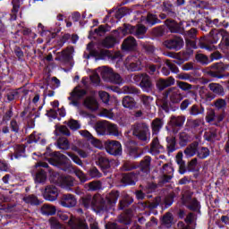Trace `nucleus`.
Returning a JSON list of instances; mask_svg holds the SVG:
<instances>
[{
  "mask_svg": "<svg viewBox=\"0 0 229 229\" xmlns=\"http://www.w3.org/2000/svg\"><path fill=\"white\" fill-rule=\"evenodd\" d=\"M222 38V39H221ZM220 49H228L229 47V34L225 30L213 29L208 37H203L199 40V46L201 49H207L208 51H214L216 46L208 44H217L219 42Z\"/></svg>",
  "mask_w": 229,
  "mask_h": 229,
  "instance_id": "f257e3e1",
  "label": "nucleus"
},
{
  "mask_svg": "<svg viewBox=\"0 0 229 229\" xmlns=\"http://www.w3.org/2000/svg\"><path fill=\"white\" fill-rule=\"evenodd\" d=\"M132 135L136 137L138 140L142 142H148L149 140V124L146 122H138L131 126Z\"/></svg>",
  "mask_w": 229,
  "mask_h": 229,
  "instance_id": "f03ea898",
  "label": "nucleus"
},
{
  "mask_svg": "<svg viewBox=\"0 0 229 229\" xmlns=\"http://www.w3.org/2000/svg\"><path fill=\"white\" fill-rule=\"evenodd\" d=\"M98 72L102 77L104 81H108L109 83H114V85H121L123 83V77L117 72L107 66H102L98 68Z\"/></svg>",
  "mask_w": 229,
  "mask_h": 229,
  "instance_id": "7ed1b4c3",
  "label": "nucleus"
},
{
  "mask_svg": "<svg viewBox=\"0 0 229 229\" xmlns=\"http://www.w3.org/2000/svg\"><path fill=\"white\" fill-rule=\"evenodd\" d=\"M228 67V64H225L223 63H216L206 69V74H208V76L210 78H217L218 80H221V78H225L223 72L227 71Z\"/></svg>",
  "mask_w": 229,
  "mask_h": 229,
  "instance_id": "20e7f679",
  "label": "nucleus"
},
{
  "mask_svg": "<svg viewBox=\"0 0 229 229\" xmlns=\"http://www.w3.org/2000/svg\"><path fill=\"white\" fill-rule=\"evenodd\" d=\"M182 202L189 210H192V212H199V208H201L199 201L196 198L192 199V192L191 191H186L182 194Z\"/></svg>",
  "mask_w": 229,
  "mask_h": 229,
  "instance_id": "39448f33",
  "label": "nucleus"
},
{
  "mask_svg": "<svg viewBox=\"0 0 229 229\" xmlns=\"http://www.w3.org/2000/svg\"><path fill=\"white\" fill-rule=\"evenodd\" d=\"M50 180L53 184L45 189L43 196L47 201H55L58 199V183L56 180L55 182L53 181V175H51Z\"/></svg>",
  "mask_w": 229,
  "mask_h": 229,
  "instance_id": "423d86ee",
  "label": "nucleus"
},
{
  "mask_svg": "<svg viewBox=\"0 0 229 229\" xmlns=\"http://www.w3.org/2000/svg\"><path fill=\"white\" fill-rule=\"evenodd\" d=\"M184 45L185 42L183 41V38L178 36H174L163 42V46L166 47V49H171L173 51H180Z\"/></svg>",
  "mask_w": 229,
  "mask_h": 229,
  "instance_id": "0eeeda50",
  "label": "nucleus"
},
{
  "mask_svg": "<svg viewBox=\"0 0 229 229\" xmlns=\"http://www.w3.org/2000/svg\"><path fill=\"white\" fill-rule=\"evenodd\" d=\"M124 65L128 71L133 72L135 71H140V69H142V61L139 56L131 55L125 59Z\"/></svg>",
  "mask_w": 229,
  "mask_h": 229,
  "instance_id": "6e6552de",
  "label": "nucleus"
},
{
  "mask_svg": "<svg viewBox=\"0 0 229 229\" xmlns=\"http://www.w3.org/2000/svg\"><path fill=\"white\" fill-rule=\"evenodd\" d=\"M87 49H89L90 54L93 55V56H96L98 60H106V58L115 60V58H117V55H114V53L110 52L109 50H90L92 49V43L88 44Z\"/></svg>",
  "mask_w": 229,
  "mask_h": 229,
  "instance_id": "1a4fd4ad",
  "label": "nucleus"
},
{
  "mask_svg": "<svg viewBox=\"0 0 229 229\" xmlns=\"http://www.w3.org/2000/svg\"><path fill=\"white\" fill-rule=\"evenodd\" d=\"M105 148L109 155H113L114 157H119V155H123V146L121 145V142L117 140L106 141Z\"/></svg>",
  "mask_w": 229,
  "mask_h": 229,
  "instance_id": "9d476101",
  "label": "nucleus"
},
{
  "mask_svg": "<svg viewBox=\"0 0 229 229\" xmlns=\"http://www.w3.org/2000/svg\"><path fill=\"white\" fill-rule=\"evenodd\" d=\"M92 207L98 212H104L110 208V205H108L106 199H103L101 196L94 197L92 199Z\"/></svg>",
  "mask_w": 229,
  "mask_h": 229,
  "instance_id": "9b49d317",
  "label": "nucleus"
},
{
  "mask_svg": "<svg viewBox=\"0 0 229 229\" xmlns=\"http://www.w3.org/2000/svg\"><path fill=\"white\" fill-rule=\"evenodd\" d=\"M166 96L169 98L171 103H174V105H177L183 99V95H182V91L176 88L173 87L166 90Z\"/></svg>",
  "mask_w": 229,
  "mask_h": 229,
  "instance_id": "f8f14e48",
  "label": "nucleus"
},
{
  "mask_svg": "<svg viewBox=\"0 0 229 229\" xmlns=\"http://www.w3.org/2000/svg\"><path fill=\"white\" fill-rule=\"evenodd\" d=\"M85 94H87V91H85V89L80 87H75L68 99L72 101V105H74V106H78V100L81 99V98H83Z\"/></svg>",
  "mask_w": 229,
  "mask_h": 229,
  "instance_id": "ddd939ff",
  "label": "nucleus"
},
{
  "mask_svg": "<svg viewBox=\"0 0 229 229\" xmlns=\"http://www.w3.org/2000/svg\"><path fill=\"white\" fill-rule=\"evenodd\" d=\"M64 171L66 173H74V174L79 178V180L82 182L85 183L89 180V177H87V174L83 173L80 168L72 165H68L67 168H64Z\"/></svg>",
  "mask_w": 229,
  "mask_h": 229,
  "instance_id": "4468645a",
  "label": "nucleus"
},
{
  "mask_svg": "<svg viewBox=\"0 0 229 229\" xmlns=\"http://www.w3.org/2000/svg\"><path fill=\"white\" fill-rule=\"evenodd\" d=\"M127 30L131 35H134L138 38H143L146 31H148V29L144 25L129 26Z\"/></svg>",
  "mask_w": 229,
  "mask_h": 229,
  "instance_id": "2eb2a0df",
  "label": "nucleus"
},
{
  "mask_svg": "<svg viewBox=\"0 0 229 229\" xmlns=\"http://www.w3.org/2000/svg\"><path fill=\"white\" fill-rule=\"evenodd\" d=\"M139 178V172H131L127 174H123L122 175L121 182L123 185H135V182H137Z\"/></svg>",
  "mask_w": 229,
  "mask_h": 229,
  "instance_id": "dca6fc26",
  "label": "nucleus"
},
{
  "mask_svg": "<svg viewBox=\"0 0 229 229\" xmlns=\"http://www.w3.org/2000/svg\"><path fill=\"white\" fill-rule=\"evenodd\" d=\"M142 79L140 82V87L144 92H151L153 90V82L151 77L148 73H143Z\"/></svg>",
  "mask_w": 229,
  "mask_h": 229,
  "instance_id": "f3484780",
  "label": "nucleus"
},
{
  "mask_svg": "<svg viewBox=\"0 0 229 229\" xmlns=\"http://www.w3.org/2000/svg\"><path fill=\"white\" fill-rule=\"evenodd\" d=\"M76 198L72 194H64L61 197L60 204L62 207L71 208L76 207Z\"/></svg>",
  "mask_w": 229,
  "mask_h": 229,
  "instance_id": "a211bd4d",
  "label": "nucleus"
},
{
  "mask_svg": "<svg viewBox=\"0 0 229 229\" xmlns=\"http://www.w3.org/2000/svg\"><path fill=\"white\" fill-rule=\"evenodd\" d=\"M68 225L71 226L72 229H89V225H87L85 220L80 218H70Z\"/></svg>",
  "mask_w": 229,
  "mask_h": 229,
  "instance_id": "6ab92c4d",
  "label": "nucleus"
},
{
  "mask_svg": "<svg viewBox=\"0 0 229 229\" xmlns=\"http://www.w3.org/2000/svg\"><path fill=\"white\" fill-rule=\"evenodd\" d=\"M165 26L171 33H183V28L174 20H166Z\"/></svg>",
  "mask_w": 229,
  "mask_h": 229,
  "instance_id": "aec40b11",
  "label": "nucleus"
},
{
  "mask_svg": "<svg viewBox=\"0 0 229 229\" xmlns=\"http://www.w3.org/2000/svg\"><path fill=\"white\" fill-rule=\"evenodd\" d=\"M135 47H137V40L131 36L125 38L122 44V49L125 51H135Z\"/></svg>",
  "mask_w": 229,
  "mask_h": 229,
  "instance_id": "412c9836",
  "label": "nucleus"
},
{
  "mask_svg": "<svg viewBox=\"0 0 229 229\" xmlns=\"http://www.w3.org/2000/svg\"><path fill=\"white\" fill-rule=\"evenodd\" d=\"M164 119L162 118H155L152 120L150 126L152 130V135H158L160 133V130L164 128Z\"/></svg>",
  "mask_w": 229,
  "mask_h": 229,
  "instance_id": "4be33fe9",
  "label": "nucleus"
},
{
  "mask_svg": "<svg viewBox=\"0 0 229 229\" xmlns=\"http://www.w3.org/2000/svg\"><path fill=\"white\" fill-rule=\"evenodd\" d=\"M98 163L104 174H108V173H110L112 165H110V160L108 158L100 156L98 157Z\"/></svg>",
  "mask_w": 229,
  "mask_h": 229,
  "instance_id": "5701e85b",
  "label": "nucleus"
},
{
  "mask_svg": "<svg viewBox=\"0 0 229 229\" xmlns=\"http://www.w3.org/2000/svg\"><path fill=\"white\" fill-rule=\"evenodd\" d=\"M185 115L171 116L169 124L173 128H182L185 124Z\"/></svg>",
  "mask_w": 229,
  "mask_h": 229,
  "instance_id": "b1692460",
  "label": "nucleus"
},
{
  "mask_svg": "<svg viewBox=\"0 0 229 229\" xmlns=\"http://www.w3.org/2000/svg\"><path fill=\"white\" fill-rule=\"evenodd\" d=\"M172 85H174V78L173 77L159 79L157 82V87L159 90H164V89H167V87H172Z\"/></svg>",
  "mask_w": 229,
  "mask_h": 229,
  "instance_id": "393cba45",
  "label": "nucleus"
},
{
  "mask_svg": "<svg viewBox=\"0 0 229 229\" xmlns=\"http://www.w3.org/2000/svg\"><path fill=\"white\" fill-rule=\"evenodd\" d=\"M84 106L88 108V110H91V112H96L98 108H99V104H98V100H96L93 97H88L84 99L83 103Z\"/></svg>",
  "mask_w": 229,
  "mask_h": 229,
  "instance_id": "a878e982",
  "label": "nucleus"
},
{
  "mask_svg": "<svg viewBox=\"0 0 229 229\" xmlns=\"http://www.w3.org/2000/svg\"><path fill=\"white\" fill-rule=\"evenodd\" d=\"M74 48L72 47H68L64 50L61 52V55L59 57L60 62L64 64H67V62H71V58H72V52Z\"/></svg>",
  "mask_w": 229,
  "mask_h": 229,
  "instance_id": "bb28decb",
  "label": "nucleus"
},
{
  "mask_svg": "<svg viewBox=\"0 0 229 229\" xmlns=\"http://www.w3.org/2000/svg\"><path fill=\"white\" fill-rule=\"evenodd\" d=\"M98 135H108V121L98 122L95 125Z\"/></svg>",
  "mask_w": 229,
  "mask_h": 229,
  "instance_id": "cd10ccee",
  "label": "nucleus"
},
{
  "mask_svg": "<svg viewBox=\"0 0 229 229\" xmlns=\"http://www.w3.org/2000/svg\"><path fill=\"white\" fill-rule=\"evenodd\" d=\"M60 187H73L74 186V178L71 175H61L59 178Z\"/></svg>",
  "mask_w": 229,
  "mask_h": 229,
  "instance_id": "c85d7f7f",
  "label": "nucleus"
},
{
  "mask_svg": "<svg viewBox=\"0 0 229 229\" xmlns=\"http://www.w3.org/2000/svg\"><path fill=\"white\" fill-rule=\"evenodd\" d=\"M161 151H164V147L160 145L158 138H154L150 144V153L152 155H158Z\"/></svg>",
  "mask_w": 229,
  "mask_h": 229,
  "instance_id": "c756f323",
  "label": "nucleus"
},
{
  "mask_svg": "<svg viewBox=\"0 0 229 229\" xmlns=\"http://www.w3.org/2000/svg\"><path fill=\"white\" fill-rule=\"evenodd\" d=\"M199 146V143L198 141H194L191 143L185 149H184V155L188 157H194L196 153L198 152V148Z\"/></svg>",
  "mask_w": 229,
  "mask_h": 229,
  "instance_id": "7c9ffc66",
  "label": "nucleus"
},
{
  "mask_svg": "<svg viewBox=\"0 0 229 229\" xmlns=\"http://www.w3.org/2000/svg\"><path fill=\"white\" fill-rule=\"evenodd\" d=\"M123 106L124 108H129L130 110H133L135 106H137V102L133 97L125 96L122 100Z\"/></svg>",
  "mask_w": 229,
  "mask_h": 229,
  "instance_id": "2f4dec72",
  "label": "nucleus"
},
{
  "mask_svg": "<svg viewBox=\"0 0 229 229\" xmlns=\"http://www.w3.org/2000/svg\"><path fill=\"white\" fill-rule=\"evenodd\" d=\"M117 199H119V191H111L106 195V201L109 205V208H112L117 203Z\"/></svg>",
  "mask_w": 229,
  "mask_h": 229,
  "instance_id": "473e14b6",
  "label": "nucleus"
},
{
  "mask_svg": "<svg viewBox=\"0 0 229 229\" xmlns=\"http://www.w3.org/2000/svg\"><path fill=\"white\" fill-rule=\"evenodd\" d=\"M208 89L211 90V92L216 94L217 96H225V88L219 83H209Z\"/></svg>",
  "mask_w": 229,
  "mask_h": 229,
  "instance_id": "72a5a7b5",
  "label": "nucleus"
},
{
  "mask_svg": "<svg viewBox=\"0 0 229 229\" xmlns=\"http://www.w3.org/2000/svg\"><path fill=\"white\" fill-rule=\"evenodd\" d=\"M52 108L47 112V117L50 121H55L58 117V101H54L51 103Z\"/></svg>",
  "mask_w": 229,
  "mask_h": 229,
  "instance_id": "f704fd0d",
  "label": "nucleus"
},
{
  "mask_svg": "<svg viewBox=\"0 0 229 229\" xmlns=\"http://www.w3.org/2000/svg\"><path fill=\"white\" fill-rule=\"evenodd\" d=\"M140 165L141 171H143V173H148V171L151 167V157L145 156L144 158L140 161Z\"/></svg>",
  "mask_w": 229,
  "mask_h": 229,
  "instance_id": "c9c22d12",
  "label": "nucleus"
},
{
  "mask_svg": "<svg viewBox=\"0 0 229 229\" xmlns=\"http://www.w3.org/2000/svg\"><path fill=\"white\" fill-rule=\"evenodd\" d=\"M58 217L61 221L64 222V225H62L60 222H58L59 229H65V226H67V225L69 226L68 223H69V221H71V219H69V214L59 211Z\"/></svg>",
  "mask_w": 229,
  "mask_h": 229,
  "instance_id": "e433bc0d",
  "label": "nucleus"
},
{
  "mask_svg": "<svg viewBox=\"0 0 229 229\" xmlns=\"http://www.w3.org/2000/svg\"><path fill=\"white\" fill-rule=\"evenodd\" d=\"M34 180L36 183H45L46 180H47V174H46V171L38 169Z\"/></svg>",
  "mask_w": 229,
  "mask_h": 229,
  "instance_id": "4c0bfd02",
  "label": "nucleus"
},
{
  "mask_svg": "<svg viewBox=\"0 0 229 229\" xmlns=\"http://www.w3.org/2000/svg\"><path fill=\"white\" fill-rule=\"evenodd\" d=\"M43 216H53L56 214V208L49 204H44L41 208Z\"/></svg>",
  "mask_w": 229,
  "mask_h": 229,
  "instance_id": "58836bf2",
  "label": "nucleus"
},
{
  "mask_svg": "<svg viewBox=\"0 0 229 229\" xmlns=\"http://www.w3.org/2000/svg\"><path fill=\"white\" fill-rule=\"evenodd\" d=\"M13 149L14 156L11 155V160H13V158H21V157H24V152L26 151L24 146L16 145L14 146Z\"/></svg>",
  "mask_w": 229,
  "mask_h": 229,
  "instance_id": "ea45409f",
  "label": "nucleus"
},
{
  "mask_svg": "<svg viewBox=\"0 0 229 229\" xmlns=\"http://www.w3.org/2000/svg\"><path fill=\"white\" fill-rule=\"evenodd\" d=\"M166 148L168 153H173L174 151H176V138L174 136H169L166 138Z\"/></svg>",
  "mask_w": 229,
  "mask_h": 229,
  "instance_id": "a19ab883",
  "label": "nucleus"
},
{
  "mask_svg": "<svg viewBox=\"0 0 229 229\" xmlns=\"http://www.w3.org/2000/svg\"><path fill=\"white\" fill-rule=\"evenodd\" d=\"M194 55V50L192 48H186L182 52H181V62H187L191 60V56Z\"/></svg>",
  "mask_w": 229,
  "mask_h": 229,
  "instance_id": "79ce46f5",
  "label": "nucleus"
},
{
  "mask_svg": "<svg viewBox=\"0 0 229 229\" xmlns=\"http://www.w3.org/2000/svg\"><path fill=\"white\" fill-rule=\"evenodd\" d=\"M189 112H190V115H193V116L201 115L205 114V107L199 106L198 105H193L190 108Z\"/></svg>",
  "mask_w": 229,
  "mask_h": 229,
  "instance_id": "37998d69",
  "label": "nucleus"
},
{
  "mask_svg": "<svg viewBox=\"0 0 229 229\" xmlns=\"http://www.w3.org/2000/svg\"><path fill=\"white\" fill-rule=\"evenodd\" d=\"M197 157H199L201 160L210 157V149L207 147H200L197 148Z\"/></svg>",
  "mask_w": 229,
  "mask_h": 229,
  "instance_id": "c03bdc74",
  "label": "nucleus"
},
{
  "mask_svg": "<svg viewBox=\"0 0 229 229\" xmlns=\"http://www.w3.org/2000/svg\"><path fill=\"white\" fill-rule=\"evenodd\" d=\"M161 199L160 197H156L152 202H142L141 205L143 208H157L160 205Z\"/></svg>",
  "mask_w": 229,
  "mask_h": 229,
  "instance_id": "a18cd8bd",
  "label": "nucleus"
},
{
  "mask_svg": "<svg viewBox=\"0 0 229 229\" xmlns=\"http://www.w3.org/2000/svg\"><path fill=\"white\" fill-rule=\"evenodd\" d=\"M107 135L119 136V128L116 124L107 122Z\"/></svg>",
  "mask_w": 229,
  "mask_h": 229,
  "instance_id": "49530a36",
  "label": "nucleus"
},
{
  "mask_svg": "<svg viewBox=\"0 0 229 229\" xmlns=\"http://www.w3.org/2000/svg\"><path fill=\"white\" fill-rule=\"evenodd\" d=\"M213 106H215L216 110H222V112H225L226 109V100L224 98H217L213 102Z\"/></svg>",
  "mask_w": 229,
  "mask_h": 229,
  "instance_id": "de8ad7c7",
  "label": "nucleus"
},
{
  "mask_svg": "<svg viewBox=\"0 0 229 229\" xmlns=\"http://www.w3.org/2000/svg\"><path fill=\"white\" fill-rule=\"evenodd\" d=\"M201 123H203V120L201 118L188 119L186 123V126H188V128L196 129L201 126Z\"/></svg>",
  "mask_w": 229,
  "mask_h": 229,
  "instance_id": "09e8293b",
  "label": "nucleus"
},
{
  "mask_svg": "<svg viewBox=\"0 0 229 229\" xmlns=\"http://www.w3.org/2000/svg\"><path fill=\"white\" fill-rule=\"evenodd\" d=\"M157 105L162 110H165V112H169V100L165 97H163L162 98H158L157 100Z\"/></svg>",
  "mask_w": 229,
  "mask_h": 229,
  "instance_id": "8fccbe9b",
  "label": "nucleus"
},
{
  "mask_svg": "<svg viewBox=\"0 0 229 229\" xmlns=\"http://www.w3.org/2000/svg\"><path fill=\"white\" fill-rule=\"evenodd\" d=\"M115 42H117V40L115 39L114 37L109 36L106 37L103 41H102V46L104 47H106L107 49H110V47H114V46H115Z\"/></svg>",
  "mask_w": 229,
  "mask_h": 229,
  "instance_id": "3c124183",
  "label": "nucleus"
},
{
  "mask_svg": "<svg viewBox=\"0 0 229 229\" xmlns=\"http://www.w3.org/2000/svg\"><path fill=\"white\" fill-rule=\"evenodd\" d=\"M58 165H65V169H67L69 165H72V164H71V159L65 155L58 154Z\"/></svg>",
  "mask_w": 229,
  "mask_h": 229,
  "instance_id": "603ef678",
  "label": "nucleus"
},
{
  "mask_svg": "<svg viewBox=\"0 0 229 229\" xmlns=\"http://www.w3.org/2000/svg\"><path fill=\"white\" fill-rule=\"evenodd\" d=\"M88 176H89V178L98 179V178H101L103 176V174L99 172L98 167L92 166L88 171Z\"/></svg>",
  "mask_w": 229,
  "mask_h": 229,
  "instance_id": "864d4df0",
  "label": "nucleus"
},
{
  "mask_svg": "<svg viewBox=\"0 0 229 229\" xmlns=\"http://www.w3.org/2000/svg\"><path fill=\"white\" fill-rule=\"evenodd\" d=\"M58 148L59 149L67 150L71 148V143H69V140L65 137H60L58 140Z\"/></svg>",
  "mask_w": 229,
  "mask_h": 229,
  "instance_id": "5fc2aeb1",
  "label": "nucleus"
},
{
  "mask_svg": "<svg viewBox=\"0 0 229 229\" xmlns=\"http://www.w3.org/2000/svg\"><path fill=\"white\" fill-rule=\"evenodd\" d=\"M13 10L11 15V21H15L17 19V12H19V8L21 6L19 0H13Z\"/></svg>",
  "mask_w": 229,
  "mask_h": 229,
  "instance_id": "6e6d98bb",
  "label": "nucleus"
},
{
  "mask_svg": "<svg viewBox=\"0 0 229 229\" xmlns=\"http://www.w3.org/2000/svg\"><path fill=\"white\" fill-rule=\"evenodd\" d=\"M195 59L199 64H201V65H208L210 64V60H208V56H207L204 54H197L195 55Z\"/></svg>",
  "mask_w": 229,
  "mask_h": 229,
  "instance_id": "4d7b16f0",
  "label": "nucleus"
},
{
  "mask_svg": "<svg viewBox=\"0 0 229 229\" xmlns=\"http://www.w3.org/2000/svg\"><path fill=\"white\" fill-rule=\"evenodd\" d=\"M123 94H139L140 91L134 86H123L121 89Z\"/></svg>",
  "mask_w": 229,
  "mask_h": 229,
  "instance_id": "13d9d810",
  "label": "nucleus"
},
{
  "mask_svg": "<svg viewBox=\"0 0 229 229\" xmlns=\"http://www.w3.org/2000/svg\"><path fill=\"white\" fill-rule=\"evenodd\" d=\"M119 223H122V225H130L131 223V216L128 213L121 214L118 216Z\"/></svg>",
  "mask_w": 229,
  "mask_h": 229,
  "instance_id": "bf43d9fd",
  "label": "nucleus"
},
{
  "mask_svg": "<svg viewBox=\"0 0 229 229\" xmlns=\"http://www.w3.org/2000/svg\"><path fill=\"white\" fill-rule=\"evenodd\" d=\"M121 169L123 171H133V169H137V165L131 161H123Z\"/></svg>",
  "mask_w": 229,
  "mask_h": 229,
  "instance_id": "052dcab7",
  "label": "nucleus"
},
{
  "mask_svg": "<svg viewBox=\"0 0 229 229\" xmlns=\"http://www.w3.org/2000/svg\"><path fill=\"white\" fill-rule=\"evenodd\" d=\"M162 223H163L164 226H166V228H170L171 225H173V214L166 213L163 216Z\"/></svg>",
  "mask_w": 229,
  "mask_h": 229,
  "instance_id": "680f3d73",
  "label": "nucleus"
},
{
  "mask_svg": "<svg viewBox=\"0 0 229 229\" xmlns=\"http://www.w3.org/2000/svg\"><path fill=\"white\" fill-rule=\"evenodd\" d=\"M180 144L182 146L187 145V142H191V136L187 132H180L179 134Z\"/></svg>",
  "mask_w": 229,
  "mask_h": 229,
  "instance_id": "e2e57ef3",
  "label": "nucleus"
},
{
  "mask_svg": "<svg viewBox=\"0 0 229 229\" xmlns=\"http://www.w3.org/2000/svg\"><path fill=\"white\" fill-rule=\"evenodd\" d=\"M158 22H160V20H158L157 15L151 13L147 15V24H149V26H155V24H158Z\"/></svg>",
  "mask_w": 229,
  "mask_h": 229,
  "instance_id": "0e129e2a",
  "label": "nucleus"
},
{
  "mask_svg": "<svg viewBox=\"0 0 229 229\" xmlns=\"http://www.w3.org/2000/svg\"><path fill=\"white\" fill-rule=\"evenodd\" d=\"M142 51L147 55H153L155 53V47L149 43L141 44Z\"/></svg>",
  "mask_w": 229,
  "mask_h": 229,
  "instance_id": "69168bd1",
  "label": "nucleus"
},
{
  "mask_svg": "<svg viewBox=\"0 0 229 229\" xmlns=\"http://www.w3.org/2000/svg\"><path fill=\"white\" fill-rule=\"evenodd\" d=\"M177 87H179V89L184 92H187V90H192V85L185 81H177Z\"/></svg>",
  "mask_w": 229,
  "mask_h": 229,
  "instance_id": "338daca9",
  "label": "nucleus"
},
{
  "mask_svg": "<svg viewBox=\"0 0 229 229\" xmlns=\"http://www.w3.org/2000/svg\"><path fill=\"white\" fill-rule=\"evenodd\" d=\"M207 123H212L216 121V111L212 108L208 109L206 115Z\"/></svg>",
  "mask_w": 229,
  "mask_h": 229,
  "instance_id": "774afa93",
  "label": "nucleus"
}]
</instances>
